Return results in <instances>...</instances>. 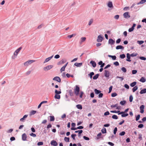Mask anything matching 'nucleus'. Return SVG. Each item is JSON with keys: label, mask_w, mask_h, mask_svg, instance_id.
I'll return each instance as SVG.
<instances>
[{"label": "nucleus", "mask_w": 146, "mask_h": 146, "mask_svg": "<svg viewBox=\"0 0 146 146\" xmlns=\"http://www.w3.org/2000/svg\"><path fill=\"white\" fill-rule=\"evenodd\" d=\"M74 93L77 96L79 94L80 91V88L77 85H76L75 86V88L74 90Z\"/></svg>", "instance_id": "obj_1"}, {"label": "nucleus", "mask_w": 146, "mask_h": 146, "mask_svg": "<svg viewBox=\"0 0 146 146\" xmlns=\"http://www.w3.org/2000/svg\"><path fill=\"white\" fill-rule=\"evenodd\" d=\"M53 67V66L52 65H48L45 67H44L43 68V70L45 71H46L49 70L51 69Z\"/></svg>", "instance_id": "obj_2"}, {"label": "nucleus", "mask_w": 146, "mask_h": 146, "mask_svg": "<svg viewBox=\"0 0 146 146\" xmlns=\"http://www.w3.org/2000/svg\"><path fill=\"white\" fill-rule=\"evenodd\" d=\"M35 61L34 60H29L26 62H25L24 63V65L25 66H28L29 65H30L31 64L34 62Z\"/></svg>", "instance_id": "obj_3"}, {"label": "nucleus", "mask_w": 146, "mask_h": 146, "mask_svg": "<svg viewBox=\"0 0 146 146\" xmlns=\"http://www.w3.org/2000/svg\"><path fill=\"white\" fill-rule=\"evenodd\" d=\"M104 37L101 35H100L98 36L97 41L98 42H102L104 39Z\"/></svg>", "instance_id": "obj_4"}, {"label": "nucleus", "mask_w": 146, "mask_h": 146, "mask_svg": "<svg viewBox=\"0 0 146 146\" xmlns=\"http://www.w3.org/2000/svg\"><path fill=\"white\" fill-rule=\"evenodd\" d=\"M124 17L125 19H128L130 17V16L129 14V12H126L123 14Z\"/></svg>", "instance_id": "obj_5"}, {"label": "nucleus", "mask_w": 146, "mask_h": 146, "mask_svg": "<svg viewBox=\"0 0 146 146\" xmlns=\"http://www.w3.org/2000/svg\"><path fill=\"white\" fill-rule=\"evenodd\" d=\"M53 80L56 81L58 82H60L61 80L60 78L58 76H56L54 78Z\"/></svg>", "instance_id": "obj_6"}, {"label": "nucleus", "mask_w": 146, "mask_h": 146, "mask_svg": "<svg viewBox=\"0 0 146 146\" xmlns=\"http://www.w3.org/2000/svg\"><path fill=\"white\" fill-rule=\"evenodd\" d=\"M115 41L112 38H110L109 40L108 44L112 45L115 43Z\"/></svg>", "instance_id": "obj_7"}, {"label": "nucleus", "mask_w": 146, "mask_h": 146, "mask_svg": "<svg viewBox=\"0 0 146 146\" xmlns=\"http://www.w3.org/2000/svg\"><path fill=\"white\" fill-rule=\"evenodd\" d=\"M104 72V76L107 78H109L110 76V72L109 71L107 70H105Z\"/></svg>", "instance_id": "obj_8"}, {"label": "nucleus", "mask_w": 146, "mask_h": 146, "mask_svg": "<svg viewBox=\"0 0 146 146\" xmlns=\"http://www.w3.org/2000/svg\"><path fill=\"white\" fill-rule=\"evenodd\" d=\"M145 108V106L143 105H142L140 107V112L141 113H143L144 112V109Z\"/></svg>", "instance_id": "obj_9"}, {"label": "nucleus", "mask_w": 146, "mask_h": 146, "mask_svg": "<svg viewBox=\"0 0 146 146\" xmlns=\"http://www.w3.org/2000/svg\"><path fill=\"white\" fill-rule=\"evenodd\" d=\"M27 136L26 134L25 133H24L22 135V140L23 141L27 140Z\"/></svg>", "instance_id": "obj_10"}, {"label": "nucleus", "mask_w": 146, "mask_h": 146, "mask_svg": "<svg viewBox=\"0 0 146 146\" xmlns=\"http://www.w3.org/2000/svg\"><path fill=\"white\" fill-rule=\"evenodd\" d=\"M98 64L99 65H100V67L101 68H103L105 65V63H103L102 61H100L98 63Z\"/></svg>", "instance_id": "obj_11"}, {"label": "nucleus", "mask_w": 146, "mask_h": 146, "mask_svg": "<svg viewBox=\"0 0 146 146\" xmlns=\"http://www.w3.org/2000/svg\"><path fill=\"white\" fill-rule=\"evenodd\" d=\"M126 55L127 57V59H126V61L128 62H131V60H130L131 56H130V54L129 53H127V54Z\"/></svg>", "instance_id": "obj_12"}, {"label": "nucleus", "mask_w": 146, "mask_h": 146, "mask_svg": "<svg viewBox=\"0 0 146 146\" xmlns=\"http://www.w3.org/2000/svg\"><path fill=\"white\" fill-rule=\"evenodd\" d=\"M51 144L52 145L54 146H56L57 145L58 143L56 141L54 140H53L51 142Z\"/></svg>", "instance_id": "obj_13"}, {"label": "nucleus", "mask_w": 146, "mask_h": 146, "mask_svg": "<svg viewBox=\"0 0 146 146\" xmlns=\"http://www.w3.org/2000/svg\"><path fill=\"white\" fill-rule=\"evenodd\" d=\"M90 63L92 64V66L94 68H95L96 66V64L95 61L92 60L90 62Z\"/></svg>", "instance_id": "obj_14"}, {"label": "nucleus", "mask_w": 146, "mask_h": 146, "mask_svg": "<svg viewBox=\"0 0 146 146\" xmlns=\"http://www.w3.org/2000/svg\"><path fill=\"white\" fill-rule=\"evenodd\" d=\"M68 62H67L64 66H63L61 68L60 70V71L61 72H62L64 71L65 70V68L67 66Z\"/></svg>", "instance_id": "obj_15"}, {"label": "nucleus", "mask_w": 146, "mask_h": 146, "mask_svg": "<svg viewBox=\"0 0 146 146\" xmlns=\"http://www.w3.org/2000/svg\"><path fill=\"white\" fill-rule=\"evenodd\" d=\"M108 6L109 8H113V6L112 2L111 1H109L108 4Z\"/></svg>", "instance_id": "obj_16"}, {"label": "nucleus", "mask_w": 146, "mask_h": 146, "mask_svg": "<svg viewBox=\"0 0 146 146\" xmlns=\"http://www.w3.org/2000/svg\"><path fill=\"white\" fill-rule=\"evenodd\" d=\"M53 55L51 56L46 58L44 62V63H45L49 61L53 57Z\"/></svg>", "instance_id": "obj_17"}, {"label": "nucleus", "mask_w": 146, "mask_h": 146, "mask_svg": "<svg viewBox=\"0 0 146 146\" xmlns=\"http://www.w3.org/2000/svg\"><path fill=\"white\" fill-rule=\"evenodd\" d=\"M124 48V47L121 45H118L116 47V49L117 50H118L119 49L123 50Z\"/></svg>", "instance_id": "obj_18"}, {"label": "nucleus", "mask_w": 146, "mask_h": 146, "mask_svg": "<svg viewBox=\"0 0 146 146\" xmlns=\"http://www.w3.org/2000/svg\"><path fill=\"white\" fill-rule=\"evenodd\" d=\"M82 64V63H75L74 65L78 67H80Z\"/></svg>", "instance_id": "obj_19"}, {"label": "nucleus", "mask_w": 146, "mask_h": 146, "mask_svg": "<svg viewBox=\"0 0 146 146\" xmlns=\"http://www.w3.org/2000/svg\"><path fill=\"white\" fill-rule=\"evenodd\" d=\"M22 48L21 47H19L15 51V52H16V56L18 54L19 52L20 51L21 49Z\"/></svg>", "instance_id": "obj_20"}, {"label": "nucleus", "mask_w": 146, "mask_h": 146, "mask_svg": "<svg viewBox=\"0 0 146 146\" xmlns=\"http://www.w3.org/2000/svg\"><path fill=\"white\" fill-rule=\"evenodd\" d=\"M146 93V88H144L143 90H141L140 93L141 94H143Z\"/></svg>", "instance_id": "obj_21"}, {"label": "nucleus", "mask_w": 146, "mask_h": 146, "mask_svg": "<svg viewBox=\"0 0 146 146\" xmlns=\"http://www.w3.org/2000/svg\"><path fill=\"white\" fill-rule=\"evenodd\" d=\"M94 91L95 94H99L101 92V91L100 90H98L97 89H95L94 90Z\"/></svg>", "instance_id": "obj_22"}, {"label": "nucleus", "mask_w": 146, "mask_h": 146, "mask_svg": "<svg viewBox=\"0 0 146 146\" xmlns=\"http://www.w3.org/2000/svg\"><path fill=\"white\" fill-rule=\"evenodd\" d=\"M139 81L142 82L144 83L146 81V79L144 77H142L139 80Z\"/></svg>", "instance_id": "obj_23"}, {"label": "nucleus", "mask_w": 146, "mask_h": 146, "mask_svg": "<svg viewBox=\"0 0 146 146\" xmlns=\"http://www.w3.org/2000/svg\"><path fill=\"white\" fill-rule=\"evenodd\" d=\"M65 63V62L63 60H62L58 62L57 65H60V64H62Z\"/></svg>", "instance_id": "obj_24"}, {"label": "nucleus", "mask_w": 146, "mask_h": 146, "mask_svg": "<svg viewBox=\"0 0 146 146\" xmlns=\"http://www.w3.org/2000/svg\"><path fill=\"white\" fill-rule=\"evenodd\" d=\"M54 98L56 99H59L60 98V96L59 94H55Z\"/></svg>", "instance_id": "obj_25"}, {"label": "nucleus", "mask_w": 146, "mask_h": 146, "mask_svg": "<svg viewBox=\"0 0 146 146\" xmlns=\"http://www.w3.org/2000/svg\"><path fill=\"white\" fill-rule=\"evenodd\" d=\"M28 116L27 115H25L23 117V118H21L20 119V121H23Z\"/></svg>", "instance_id": "obj_26"}, {"label": "nucleus", "mask_w": 146, "mask_h": 146, "mask_svg": "<svg viewBox=\"0 0 146 146\" xmlns=\"http://www.w3.org/2000/svg\"><path fill=\"white\" fill-rule=\"evenodd\" d=\"M126 102L125 100L121 101L120 102V104L122 106H124L126 103Z\"/></svg>", "instance_id": "obj_27"}, {"label": "nucleus", "mask_w": 146, "mask_h": 146, "mask_svg": "<svg viewBox=\"0 0 146 146\" xmlns=\"http://www.w3.org/2000/svg\"><path fill=\"white\" fill-rule=\"evenodd\" d=\"M68 92L69 94L70 95V96H73L74 92L72 90H69Z\"/></svg>", "instance_id": "obj_28"}, {"label": "nucleus", "mask_w": 146, "mask_h": 146, "mask_svg": "<svg viewBox=\"0 0 146 146\" xmlns=\"http://www.w3.org/2000/svg\"><path fill=\"white\" fill-rule=\"evenodd\" d=\"M76 107L79 109L82 110V106L80 104H78L76 105Z\"/></svg>", "instance_id": "obj_29"}, {"label": "nucleus", "mask_w": 146, "mask_h": 146, "mask_svg": "<svg viewBox=\"0 0 146 146\" xmlns=\"http://www.w3.org/2000/svg\"><path fill=\"white\" fill-rule=\"evenodd\" d=\"M50 121H54L55 120V118L53 116H50Z\"/></svg>", "instance_id": "obj_30"}, {"label": "nucleus", "mask_w": 146, "mask_h": 146, "mask_svg": "<svg viewBox=\"0 0 146 146\" xmlns=\"http://www.w3.org/2000/svg\"><path fill=\"white\" fill-rule=\"evenodd\" d=\"M138 89V87L137 86H136L132 88V90L133 92H134L136 91Z\"/></svg>", "instance_id": "obj_31"}, {"label": "nucleus", "mask_w": 146, "mask_h": 146, "mask_svg": "<svg viewBox=\"0 0 146 146\" xmlns=\"http://www.w3.org/2000/svg\"><path fill=\"white\" fill-rule=\"evenodd\" d=\"M99 76V74H97L93 77V79L94 80H96L98 78Z\"/></svg>", "instance_id": "obj_32"}, {"label": "nucleus", "mask_w": 146, "mask_h": 146, "mask_svg": "<svg viewBox=\"0 0 146 146\" xmlns=\"http://www.w3.org/2000/svg\"><path fill=\"white\" fill-rule=\"evenodd\" d=\"M101 132L102 133H107L106 129V128H104L101 130Z\"/></svg>", "instance_id": "obj_33"}, {"label": "nucleus", "mask_w": 146, "mask_h": 146, "mask_svg": "<svg viewBox=\"0 0 146 146\" xmlns=\"http://www.w3.org/2000/svg\"><path fill=\"white\" fill-rule=\"evenodd\" d=\"M136 83L137 82H133L130 84V86H131L132 87H134L136 85Z\"/></svg>", "instance_id": "obj_34"}, {"label": "nucleus", "mask_w": 146, "mask_h": 146, "mask_svg": "<svg viewBox=\"0 0 146 146\" xmlns=\"http://www.w3.org/2000/svg\"><path fill=\"white\" fill-rule=\"evenodd\" d=\"M146 2V0H141L140 1L137 3V5L142 4L145 3Z\"/></svg>", "instance_id": "obj_35"}, {"label": "nucleus", "mask_w": 146, "mask_h": 146, "mask_svg": "<svg viewBox=\"0 0 146 146\" xmlns=\"http://www.w3.org/2000/svg\"><path fill=\"white\" fill-rule=\"evenodd\" d=\"M128 114L127 113H125L123 111V113H122L121 115V116L122 117H125L127 116Z\"/></svg>", "instance_id": "obj_36"}, {"label": "nucleus", "mask_w": 146, "mask_h": 146, "mask_svg": "<svg viewBox=\"0 0 146 146\" xmlns=\"http://www.w3.org/2000/svg\"><path fill=\"white\" fill-rule=\"evenodd\" d=\"M94 74V73L93 72H92L88 74L89 76L90 77L91 79H92L93 76Z\"/></svg>", "instance_id": "obj_37"}, {"label": "nucleus", "mask_w": 146, "mask_h": 146, "mask_svg": "<svg viewBox=\"0 0 146 146\" xmlns=\"http://www.w3.org/2000/svg\"><path fill=\"white\" fill-rule=\"evenodd\" d=\"M102 135V134L101 132H100L99 133L98 135H97V136L98 137H97V139H99L100 138H102V137H101V135Z\"/></svg>", "instance_id": "obj_38"}, {"label": "nucleus", "mask_w": 146, "mask_h": 146, "mask_svg": "<svg viewBox=\"0 0 146 146\" xmlns=\"http://www.w3.org/2000/svg\"><path fill=\"white\" fill-rule=\"evenodd\" d=\"M60 91H58L57 90H55V94H61V89H60Z\"/></svg>", "instance_id": "obj_39"}, {"label": "nucleus", "mask_w": 146, "mask_h": 146, "mask_svg": "<svg viewBox=\"0 0 146 146\" xmlns=\"http://www.w3.org/2000/svg\"><path fill=\"white\" fill-rule=\"evenodd\" d=\"M36 112V111L35 110H32L30 112V115H31L35 114Z\"/></svg>", "instance_id": "obj_40"}, {"label": "nucleus", "mask_w": 146, "mask_h": 146, "mask_svg": "<svg viewBox=\"0 0 146 146\" xmlns=\"http://www.w3.org/2000/svg\"><path fill=\"white\" fill-rule=\"evenodd\" d=\"M140 115L139 114L137 116H135V120L136 121H138L139 119L140 118Z\"/></svg>", "instance_id": "obj_41"}, {"label": "nucleus", "mask_w": 146, "mask_h": 146, "mask_svg": "<svg viewBox=\"0 0 146 146\" xmlns=\"http://www.w3.org/2000/svg\"><path fill=\"white\" fill-rule=\"evenodd\" d=\"M64 140L66 142H69L70 141V138L69 137H65L64 138Z\"/></svg>", "instance_id": "obj_42"}, {"label": "nucleus", "mask_w": 146, "mask_h": 146, "mask_svg": "<svg viewBox=\"0 0 146 146\" xmlns=\"http://www.w3.org/2000/svg\"><path fill=\"white\" fill-rule=\"evenodd\" d=\"M121 70L124 73H125L127 72V69H126L125 67H122L121 68Z\"/></svg>", "instance_id": "obj_43"}, {"label": "nucleus", "mask_w": 146, "mask_h": 146, "mask_svg": "<svg viewBox=\"0 0 146 146\" xmlns=\"http://www.w3.org/2000/svg\"><path fill=\"white\" fill-rule=\"evenodd\" d=\"M76 136V134H72L71 135V137L74 140H75V137Z\"/></svg>", "instance_id": "obj_44"}, {"label": "nucleus", "mask_w": 146, "mask_h": 146, "mask_svg": "<svg viewBox=\"0 0 146 146\" xmlns=\"http://www.w3.org/2000/svg\"><path fill=\"white\" fill-rule=\"evenodd\" d=\"M119 57L121 59H123L125 57V55L124 54H122L120 55Z\"/></svg>", "instance_id": "obj_45"}, {"label": "nucleus", "mask_w": 146, "mask_h": 146, "mask_svg": "<svg viewBox=\"0 0 146 146\" xmlns=\"http://www.w3.org/2000/svg\"><path fill=\"white\" fill-rule=\"evenodd\" d=\"M112 117L113 119H117L118 118L117 116L115 115H113Z\"/></svg>", "instance_id": "obj_46"}, {"label": "nucleus", "mask_w": 146, "mask_h": 146, "mask_svg": "<svg viewBox=\"0 0 146 146\" xmlns=\"http://www.w3.org/2000/svg\"><path fill=\"white\" fill-rule=\"evenodd\" d=\"M144 42L143 40H138L137 41V43L139 44L140 45H141L144 43Z\"/></svg>", "instance_id": "obj_47"}, {"label": "nucleus", "mask_w": 146, "mask_h": 146, "mask_svg": "<svg viewBox=\"0 0 146 146\" xmlns=\"http://www.w3.org/2000/svg\"><path fill=\"white\" fill-rule=\"evenodd\" d=\"M133 97L132 95H131L129 97V101L130 102H132L133 100Z\"/></svg>", "instance_id": "obj_48"}, {"label": "nucleus", "mask_w": 146, "mask_h": 146, "mask_svg": "<svg viewBox=\"0 0 146 146\" xmlns=\"http://www.w3.org/2000/svg\"><path fill=\"white\" fill-rule=\"evenodd\" d=\"M117 94L116 93L114 92V93H112L111 94V96L112 97H115L116 96H117Z\"/></svg>", "instance_id": "obj_49"}, {"label": "nucleus", "mask_w": 146, "mask_h": 146, "mask_svg": "<svg viewBox=\"0 0 146 146\" xmlns=\"http://www.w3.org/2000/svg\"><path fill=\"white\" fill-rule=\"evenodd\" d=\"M86 38L85 37H82L81 38V42H84L86 40Z\"/></svg>", "instance_id": "obj_50"}, {"label": "nucleus", "mask_w": 146, "mask_h": 146, "mask_svg": "<svg viewBox=\"0 0 146 146\" xmlns=\"http://www.w3.org/2000/svg\"><path fill=\"white\" fill-rule=\"evenodd\" d=\"M125 134V132L124 131H122L119 134V135L120 136H123Z\"/></svg>", "instance_id": "obj_51"}, {"label": "nucleus", "mask_w": 146, "mask_h": 146, "mask_svg": "<svg viewBox=\"0 0 146 146\" xmlns=\"http://www.w3.org/2000/svg\"><path fill=\"white\" fill-rule=\"evenodd\" d=\"M117 127H115L114 128V130H113V133L114 135H115L117 131Z\"/></svg>", "instance_id": "obj_52"}, {"label": "nucleus", "mask_w": 146, "mask_h": 146, "mask_svg": "<svg viewBox=\"0 0 146 146\" xmlns=\"http://www.w3.org/2000/svg\"><path fill=\"white\" fill-rule=\"evenodd\" d=\"M29 135L30 136H32L33 137H36V134L33 133H30Z\"/></svg>", "instance_id": "obj_53"}, {"label": "nucleus", "mask_w": 146, "mask_h": 146, "mask_svg": "<svg viewBox=\"0 0 146 146\" xmlns=\"http://www.w3.org/2000/svg\"><path fill=\"white\" fill-rule=\"evenodd\" d=\"M144 126L142 124H140L138 125V127L139 128H141Z\"/></svg>", "instance_id": "obj_54"}, {"label": "nucleus", "mask_w": 146, "mask_h": 146, "mask_svg": "<svg viewBox=\"0 0 146 146\" xmlns=\"http://www.w3.org/2000/svg\"><path fill=\"white\" fill-rule=\"evenodd\" d=\"M76 35V34H72V35H68V37L69 38H71L73 36H75Z\"/></svg>", "instance_id": "obj_55"}, {"label": "nucleus", "mask_w": 146, "mask_h": 146, "mask_svg": "<svg viewBox=\"0 0 146 146\" xmlns=\"http://www.w3.org/2000/svg\"><path fill=\"white\" fill-rule=\"evenodd\" d=\"M139 58L142 60H146V58L144 56H141L139 57Z\"/></svg>", "instance_id": "obj_56"}, {"label": "nucleus", "mask_w": 146, "mask_h": 146, "mask_svg": "<svg viewBox=\"0 0 146 146\" xmlns=\"http://www.w3.org/2000/svg\"><path fill=\"white\" fill-rule=\"evenodd\" d=\"M83 138L84 139L86 140H90V138L89 137L85 136H84Z\"/></svg>", "instance_id": "obj_57"}, {"label": "nucleus", "mask_w": 146, "mask_h": 146, "mask_svg": "<svg viewBox=\"0 0 146 146\" xmlns=\"http://www.w3.org/2000/svg\"><path fill=\"white\" fill-rule=\"evenodd\" d=\"M119 15H115L114 17V18L116 20H117L119 19Z\"/></svg>", "instance_id": "obj_58"}, {"label": "nucleus", "mask_w": 146, "mask_h": 146, "mask_svg": "<svg viewBox=\"0 0 146 146\" xmlns=\"http://www.w3.org/2000/svg\"><path fill=\"white\" fill-rule=\"evenodd\" d=\"M113 64L115 66H118L119 65V64L118 62L116 61L113 63Z\"/></svg>", "instance_id": "obj_59"}, {"label": "nucleus", "mask_w": 146, "mask_h": 146, "mask_svg": "<svg viewBox=\"0 0 146 146\" xmlns=\"http://www.w3.org/2000/svg\"><path fill=\"white\" fill-rule=\"evenodd\" d=\"M43 144V142H38V143H37V145H38V146H40V145H42Z\"/></svg>", "instance_id": "obj_60"}, {"label": "nucleus", "mask_w": 146, "mask_h": 146, "mask_svg": "<svg viewBox=\"0 0 146 146\" xmlns=\"http://www.w3.org/2000/svg\"><path fill=\"white\" fill-rule=\"evenodd\" d=\"M93 22V19H91L88 23V25L90 26V25Z\"/></svg>", "instance_id": "obj_61"}, {"label": "nucleus", "mask_w": 146, "mask_h": 146, "mask_svg": "<svg viewBox=\"0 0 146 146\" xmlns=\"http://www.w3.org/2000/svg\"><path fill=\"white\" fill-rule=\"evenodd\" d=\"M137 72V71L136 70H132V74H136Z\"/></svg>", "instance_id": "obj_62"}, {"label": "nucleus", "mask_w": 146, "mask_h": 146, "mask_svg": "<svg viewBox=\"0 0 146 146\" xmlns=\"http://www.w3.org/2000/svg\"><path fill=\"white\" fill-rule=\"evenodd\" d=\"M134 29V28H133L132 27H131V28L129 29H128V31L129 32H131L133 31Z\"/></svg>", "instance_id": "obj_63"}, {"label": "nucleus", "mask_w": 146, "mask_h": 146, "mask_svg": "<svg viewBox=\"0 0 146 146\" xmlns=\"http://www.w3.org/2000/svg\"><path fill=\"white\" fill-rule=\"evenodd\" d=\"M108 144L111 146H113L114 145L113 143L110 142H108Z\"/></svg>", "instance_id": "obj_64"}]
</instances>
